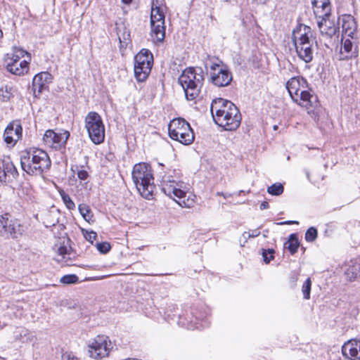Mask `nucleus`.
Segmentation results:
<instances>
[{
    "mask_svg": "<svg viewBox=\"0 0 360 360\" xmlns=\"http://www.w3.org/2000/svg\"><path fill=\"white\" fill-rule=\"evenodd\" d=\"M210 110L214 122L225 130L233 131L239 127L241 121L240 111L230 101L221 98L214 99Z\"/></svg>",
    "mask_w": 360,
    "mask_h": 360,
    "instance_id": "nucleus-1",
    "label": "nucleus"
},
{
    "mask_svg": "<svg viewBox=\"0 0 360 360\" xmlns=\"http://www.w3.org/2000/svg\"><path fill=\"white\" fill-rule=\"evenodd\" d=\"M22 169L27 174L39 176L49 170L51 159L47 153L39 148H30L20 157Z\"/></svg>",
    "mask_w": 360,
    "mask_h": 360,
    "instance_id": "nucleus-2",
    "label": "nucleus"
},
{
    "mask_svg": "<svg viewBox=\"0 0 360 360\" xmlns=\"http://www.w3.org/2000/svg\"><path fill=\"white\" fill-rule=\"evenodd\" d=\"M159 172L161 179L162 191L167 195L173 198L181 207H190L193 205V200L186 198V193L179 188V176L175 169H169L167 172Z\"/></svg>",
    "mask_w": 360,
    "mask_h": 360,
    "instance_id": "nucleus-3",
    "label": "nucleus"
},
{
    "mask_svg": "<svg viewBox=\"0 0 360 360\" xmlns=\"http://www.w3.org/2000/svg\"><path fill=\"white\" fill-rule=\"evenodd\" d=\"M286 88L292 99L309 111L317 105V96L306 90L307 81L303 77H292L288 81Z\"/></svg>",
    "mask_w": 360,
    "mask_h": 360,
    "instance_id": "nucleus-4",
    "label": "nucleus"
},
{
    "mask_svg": "<svg viewBox=\"0 0 360 360\" xmlns=\"http://www.w3.org/2000/svg\"><path fill=\"white\" fill-rule=\"evenodd\" d=\"M204 81L203 71L200 68L185 69L179 78V82L185 91L188 100H194L199 94Z\"/></svg>",
    "mask_w": 360,
    "mask_h": 360,
    "instance_id": "nucleus-5",
    "label": "nucleus"
},
{
    "mask_svg": "<svg viewBox=\"0 0 360 360\" xmlns=\"http://www.w3.org/2000/svg\"><path fill=\"white\" fill-rule=\"evenodd\" d=\"M132 179L141 195L149 199L154 191L150 166L144 162L136 164L132 170Z\"/></svg>",
    "mask_w": 360,
    "mask_h": 360,
    "instance_id": "nucleus-6",
    "label": "nucleus"
},
{
    "mask_svg": "<svg viewBox=\"0 0 360 360\" xmlns=\"http://www.w3.org/2000/svg\"><path fill=\"white\" fill-rule=\"evenodd\" d=\"M169 137L184 145H190L194 141V133L189 123L183 118H175L168 125Z\"/></svg>",
    "mask_w": 360,
    "mask_h": 360,
    "instance_id": "nucleus-7",
    "label": "nucleus"
},
{
    "mask_svg": "<svg viewBox=\"0 0 360 360\" xmlns=\"http://www.w3.org/2000/svg\"><path fill=\"white\" fill-rule=\"evenodd\" d=\"M309 30V27H304V33L294 32L292 37L296 52L300 58L305 63H309L312 60L314 51V39H310L307 32Z\"/></svg>",
    "mask_w": 360,
    "mask_h": 360,
    "instance_id": "nucleus-8",
    "label": "nucleus"
},
{
    "mask_svg": "<svg viewBox=\"0 0 360 360\" xmlns=\"http://www.w3.org/2000/svg\"><path fill=\"white\" fill-rule=\"evenodd\" d=\"M84 127L94 143L100 144L104 141L105 127L98 113L89 112L85 117Z\"/></svg>",
    "mask_w": 360,
    "mask_h": 360,
    "instance_id": "nucleus-9",
    "label": "nucleus"
},
{
    "mask_svg": "<svg viewBox=\"0 0 360 360\" xmlns=\"http://www.w3.org/2000/svg\"><path fill=\"white\" fill-rule=\"evenodd\" d=\"M153 64L151 52L143 49L134 57V75L138 82H144L150 73Z\"/></svg>",
    "mask_w": 360,
    "mask_h": 360,
    "instance_id": "nucleus-10",
    "label": "nucleus"
},
{
    "mask_svg": "<svg viewBox=\"0 0 360 360\" xmlns=\"http://www.w3.org/2000/svg\"><path fill=\"white\" fill-rule=\"evenodd\" d=\"M87 347L90 357L101 359L109 355L112 344L108 336L97 335L89 342Z\"/></svg>",
    "mask_w": 360,
    "mask_h": 360,
    "instance_id": "nucleus-11",
    "label": "nucleus"
},
{
    "mask_svg": "<svg viewBox=\"0 0 360 360\" xmlns=\"http://www.w3.org/2000/svg\"><path fill=\"white\" fill-rule=\"evenodd\" d=\"M25 233L24 226L18 219L9 218L7 214L0 216V236L6 238L17 239Z\"/></svg>",
    "mask_w": 360,
    "mask_h": 360,
    "instance_id": "nucleus-12",
    "label": "nucleus"
},
{
    "mask_svg": "<svg viewBox=\"0 0 360 360\" xmlns=\"http://www.w3.org/2000/svg\"><path fill=\"white\" fill-rule=\"evenodd\" d=\"M69 136L70 133L68 131L60 130L59 132H56L49 129L43 136V141L46 146L57 150L65 145Z\"/></svg>",
    "mask_w": 360,
    "mask_h": 360,
    "instance_id": "nucleus-13",
    "label": "nucleus"
},
{
    "mask_svg": "<svg viewBox=\"0 0 360 360\" xmlns=\"http://www.w3.org/2000/svg\"><path fill=\"white\" fill-rule=\"evenodd\" d=\"M212 70L211 73V81L217 86H228L231 80V73L225 68L218 65L214 64L211 67Z\"/></svg>",
    "mask_w": 360,
    "mask_h": 360,
    "instance_id": "nucleus-14",
    "label": "nucleus"
},
{
    "mask_svg": "<svg viewBox=\"0 0 360 360\" xmlns=\"http://www.w3.org/2000/svg\"><path fill=\"white\" fill-rule=\"evenodd\" d=\"M342 352L349 360H360V339L345 342L342 347Z\"/></svg>",
    "mask_w": 360,
    "mask_h": 360,
    "instance_id": "nucleus-15",
    "label": "nucleus"
},
{
    "mask_svg": "<svg viewBox=\"0 0 360 360\" xmlns=\"http://www.w3.org/2000/svg\"><path fill=\"white\" fill-rule=\"evenodd\" d=\"M22 136V127L17 122H11L4 134V141L7 144L15 145Z\"/></svg>",
    "mask_w": 360,
    "mask_h": 360,
    "instance_id": "nucleus-16",
    "label": "nucleus"
},
{
    "mask_svg": "<svg viewBox=\"0 0 360 360\" xmlns=\"http://www.w3.org/2000/svg\"><path fill=\"white\" fill-rule=\"evenodd\" d=\"M17 175L18 171L11 162L6 160L0 162V181H11Z\"/></svg>",
    "mask_w": 360,
    "mask_h": 360,
    "instance_id": "nucleus-17",
    "label": "nucleus"
},
{
    "mask_svg": "<svg viewBox=\"0 0 360 360\" xmlns=\"http://www.w3.org/2000/svg\"><path fill=\"white\" fill-rule=\"evenodd\" d=\"M314 13L318 19L328 18L330 15L331 6L329 0H312Z\"/></svg>",
    "mask_w": 360,
    "mask_h": 360,
    "instance_id": "nucleus-18",
    "label": "nucleus"
},
{
    "mask_svg": "<svg viewBox=\"0 0 360 360\" xmlns=\"http://www.w3.org/2000/svg\"><path fill=\"white\" fill-rule=\"evenodd\" d=\"M51 80V75L47 72H41L36 75L32 80V89L35 96H37V93L41 94Z\"/></svg>",
    "mask_w": 360,
    "mask_h": 360,
    "instance_id": "nucleus-19",
    "label": "nucleus"
},
{
    "mask_svg": "<svg viewBox=\"0 0 360 360\" xmlns=\"http://www.w3.org/2000/svg\"><path fill=\"white\" fill-rule=\"evenodd\" d=\"M340 20L342 22L343 35L353 38L356 30V24L354 17L351 15H342Z\"/></svg>",
    "mask_w": 360,
    "mask_h": 360,
    "instance_id": "nucleus-20",
    "label": "nucleus"
},
{
    "mask_svg": "<svg viewBox=\"0 0 360 360\" xmlns=\"http://www.w3.org/2000/svg\"><path fill=\"white\" fill-rule=\"evenodd\" d=\"M6 70L11 74L15 75H23L28 72L29 70V62L24 59L21 61L6 64Z\"/></svg>",
    "mask_w": 360,
    "mask_h": 360,
    "instance_id": "nucleus-21",
    "label": "nucleus"
},
{
    "mask_svg": "<svg viewBox=\"0 0 360 360\" xmlns=\"http://www.w3.org/2000/svg\"><path fill=\"white\" fill-rule=\"evenodd\" d=\"M25 56H27L29 60H30V54L27 53L26 51L18 48L13 47L11 53H7L5 58L6 64L10 63L13 61V63L21 61V58H24Z\"/></svg>",
    "mask_w": 360,
    "mask_h": 360,
    "instance_id": "nucleus-22",
    "label": "nucleus"
},
{
    "mask_svg": "<svg viewBox=\"0 0 360 360\" xmlns=\"http://www.w3.org/2000/svg\"><path fill=\"white\" fill-rule=\"evenodd\" d=\"M317 24L322 35L331 37L336 32L335 26L328 18L318 19Z\"/></svg>",
    "mask_w": 360,
    "mask_h": 360,
    "instance_id": "nucleus-23",
    "label": "nucleus"
},
{
    "mask_svg": "<svg viewBox=\"0 0 360 360\" xmlns=\"http://www.w3.org/2000/svg\"><path fill=\"white\" fill-rule=\"evenodd\" d=\"M150 35L155 42H162L165 37V24H150Z\"/></svg>",
    "mask_w": 360,
    "mask_h": 360,
    "instance_id": "nucleus-24",
    "label": "nucleus"
},
{
    "mask_svg": "<svg viewBox=\"0 0 360 360\" xmlns=\"http://www.w3.org/2000/svg\"><path fill=\"white\" fill-rule=\"evenodd\" d=\"M353 44L349 39L342 38L341 54L342 55V59H347L355 57L356 53L352 52Z\"/></svg>",
    "mask_w": 360,
    "mask_h": 360,
    "instance_id": "nucleus-25",
    "label": "nucleus"
},
{
    "mask_svg": "<svg viewBox=\"0 0 360 360\" xmlns=\"http://www.w3.org/2000/svg\"><path fill=\"white\" fill-rule=\"evenodd\" d=\"M150 24H165V15L158 6L153 4L150 13Z\"/></svg>",
    "mask_w": 360,
    "mask_h": 360,
    "instance_id": "nucleus-26",
    "label": "nucleus"
},
{
    "mask_svg": "<svg viewBox=\"0 0 360 360\" xmlns=\"http://www.w3.org/2000/svg\"><path fill=\"white\" fill-rule=\"evenodd\" d=\"M300 246L298 238L295 234H290L288 240L285 243V248L288 249L292 255L295 254Z\"/></svg>",
    "mask_w": 360,
    "mask_h": 360,
    "instance_id": "nucleus-27",
    "label": "nucleus"
},
{
    "mask_svg": "<svg viewBox=\"0 0 360 360\" xmlns=\"http://www.w3.org/2000/svg\"><path fill=\"white\" fill-rule=\"evenodd\" d=\"M79 213L87 222L93 221V214L89 205L86 204H80L78 206Z\"/></svg>",
    "mask_w": 360,
    "mask_h": 360,
    "instance_id": "nucleus-28",
    "label": "nucleus"
},
{
    "mask_svg": "<svg viewBox=\"0 0 360 360\" xmlns=\"http://www.w3.org/2000/svg\"><path fill=\"white\" fill-rule=\"evenodd\" d=\"M346 275L349 280L360 277V263H355L350 266L346 271Z\"/></svg>",
    "mask_w": 360,
    "mask_h": 360,
    "instance_id": "nucleus-29",
    "label": "nucleus"
},
{
    "mask_svg": "<svg viewBox=\"0 0 360 360\" xmlns=\"http://www.w3.org/2000/svg\"><path fill=\"white\" fill-rule=\"evenodd\" d=\"M283 186L281 183H276L269 186L267 192L272 195H280L283 193Z\"/></svg>",
    "mask_w": 360,
    "mask_h": 360,
    "instance_id": "nucleus-30",
    "label": "nucleus"
},
{
    "mask_svg": "<svg viewBox=\"0 0 360 360\" xmlns=\"http://www.w3.org/2000/svg\"><path fill=\"white\" fill-rule=\"evenodd\" d=\"M59 193L65 207L70 210H74L75 208V205L70 195L65 193L64 191H60Z\"/></svg>",
    "mask_w": 360,
    "mask_h": 360,
    "instance_id": "nucleus-31",
    "label": "nucleus"
},
{
    "mask_svg": "<svg viewBox=\"0 0 360 360\" xmlns=\"http://www.w3.org/2000/svg\"><path fill=\"white\" fill-rule=\"evenodd\" d=\"M72 170L75 172L77 175V177L81 181H84L89 177V173L86 170L84 169L82 166H75V170L72 167Z\"/></svg>",
    "mask_w": 360,
    "mask_h": 360,
    "instance_id": "nucleus-32",
    "label": "nucleus"
},
{
    "mask_svg": "<svg viewBox=\"0 0 360 360\" xmlns=\"http://www.w3.org/2000/svg\"><path fill=\"white\" fill-rule=\"evenodd\" d=\"M317 230L314 227H310L305 233V240L307 242H313L317 238Z\"/></svg>",
    "mask_w": 360,
    "mask_h": 360,
    "instance_id": "nucleus-33",
    "label": "nucleus"
},
{
    "mask_svg": "<svg viewBox=\"0 0 360 360\" xmlns=\"http://www.w3.org/2000/svg\"><path fill=\"white\" fill-rule=\"evenodd\" d=\"M78 277L75 274H68L63 276L60 281L64 284H73L78 282Z\"/></svg>",
    "mask_w": 360,
    "mask_h": 360,
    "instance_id": "nucleus-34",
    "label": "nucleus"
},
{
    "mask_svg": "<svg viewBox=\"0 0 360 360\" xmlns=\"http://www.w3.org/2000/svg\"><path fill=\"white\" fill-rule=\"evenodd\" d=\"M311 281L309 278H308L302 285V292L304 295V298L306 300H309L310 298V291H311Z\"/></svg>",
    "mask_w": 360,
    "mask_h": 360,
    "instance_id": "nucleus-35",
    "label": "nucleus"
},
{
    "mask_svg": "<svg viewBox=\"0 0 360 360\" xmlns=\"http://www.w3.org/2000/svg\"><path fill=\"white\" fill-rule=\"evenodd\" d=\"M81 231L85 239L92 244L97 237V233L94 231H88L84 229H82Z\"/></svg>",
    "mask_w": 360,
    "mask_h": 360,
    "instance_id": "nucleus-36",
    "label": "nucleus"
},
{
    "mask_svg": "<svg viewBox=\"0 0 360 360\" xmlns=\"http://www.w3.org/2000/svg\"><path fill=\"white\" fill-rule=\"evenodd\" d=\"M274 250L273 249H269L268 250H263L262 257L264 262L266 264L269 263L272 260L274 257Z\"/></svg>",
    "mask_w": 360,
    "mask_h": 360,
    "instance_id": "nucleus-37",
    "label": "nucleus"
},
{
    "mask_svg": "<svg viewBox=\"0 0 360 360\" xmlns=\"http://www.w3.org/2000/svg\"><path fill=\"white\" fill-rule=\"evenodd\" d=\"M96 248L100 252L105 254L110 251V245L108 242L99 243L96 244Z\"/></svg>",
    "mask_w": 360,
    "mask_h": 360,
    "instance_id": "nucleus-38",
    "label": "nucleus"
},
{
    "mask_svg": "<svg viewBox=\"0 0 360 360\" xmlns=\"http://www.w3.org/2000/svg\"><path fill=\"white\" fill-rule=\"evenodd\" d=\"M260 234V232L258 231V230H255L252 231V233H250L249 231L248 232H245L244 233V236L247 235V236L248 238H254V237H257Z\"/></svg>",
    "mask_w": 360,
    "mask_h": 360,
    "instance_id": "nucleus-39",
    "label": "nucleus"
},
{
    "mask_svg": "<svg viewBox=\"0 0 360 360\" xmlns=\"http://www.w3.org/2000/svg\"><path fill=\"white\" fill-rule=\"evenodd\" d=\"M62 360H77L75 359L74 356L71 357L70 354H64L62 357Z\"/></svg>",
    "mask_w": 360,
    "mask_h": 360,
    "instance_id": "nucleus-40",
    "label": "nucleus"
},
{
    "mask_svg": "<svg viewBox=\"0 0 360 360\" xmlns=\"http://www.w3.org/2000/svg\"><path fill=\"white\" fill-rule=\"evenodd\" d=\"M269 208V203L266 201H264L260 205L261 210H265Z\"/></svg>",
    "mask_w": 360,
    "mask_h": 360,
    "instance_id": "nucleus-41",
    "label": "nucleus"
},
{
    "mask_svg": "<svg viewBox=\"0 0 360 360\" xmlns=\"http://www.w3.org/2000/svg\"><path fill=\"white\" fill-rule=\"evenodd\" d=\"M58 252L60 255H63L66 252V248L64 247H61L58 249Z\"/></svg>",
    "mask_w": 360,
    "mask_h": 360,
    "instance_id": "nucleus-42",
    "label": "nucleus"
},
{
    "mask_svg": "<svg viewBox=\"0 0 360 360\" xmlns=\"http://www.w3.org/2000/svg\"><path fill=\"white\" fill-rule=\"evenodd\" d=\"M281 224H298V221H288L282 222Z\"/></svg>",
    "mask_w": 360,
    "mask_h": 360,
    "instance_id": "nucleus-43",
    "label": "nucleus"
},
{
    "mask_svg": "<svg viewBox=\"0 0 360 360\" xmlns=\"http://www.w3.org/2000/svg\"><path fill=\"white\" fill-rule=\"evenodd\" d=\"M122 2L125 5H129L133 2V0H122Z\"/></svg>",
    "mask_w": 360,
    "mask_h": 360,
    "instance_id": "nucleus-44",
    "label": "nucleus"
},
{
    "mask_svg": "<svg viewBox=\"0 0 360 360\" xmlns=\"http://www.w3.org/2000/svg\"><path fill=\"white\" fill-rule=\"evenodd\" d=\"M253 1L257 4H264L266 2V0H253Z\"/></svg>",
    "mask_w": 360,
    "mask_h": 360,
    "instance_id": "nucleus-45",
    "label": "nucleus"
},
{
    "mask_svg": "<svg viewBox=\"0 0 360 360\" xmlns=\"http://www.w3.org/2000/svg\"><path fill=\"white\" fill-rule=\"evenodd\" d=\"M122 11H123L124 14H127V13H128V11H127V10H126V8H125V7H122Z\"/></svg>",
    "mask_w": 360,
    "mask_h": 360,
    "instance_id": "nucleus-46",
    "label": "nucleus"
},
{
    "mask_svg": "<svg viewBox=\"0 0 360 360\" xmlns=\"http://www.w3.org/2000/svg\"><path fill=\"white\" fill-rule=\"evenodd\" d=\"M2 96H3L4 98H7V99L9 98V96H10L8 94L6 96H4L3 94H2Z\"/></svg>",
    "mask_w": 360,
    "mask_h": 360,
    "instance_id": "nucleus-47",
    "label": "nucleus"
},
{
    "mask_svg": "<svg viewBox=\"0 0 360 360\" xmlns=\"http://www.w3.org/2000/svg\"><path fill=\"white\" fill-rule=\"evenodd\" d=\"M163 167H164L163 165L160 164V165H159L160 169H163Z\"/></svg>",
    "mask_w": 360,
    "mask_h": 360,
    "instance_id": "nucleus-48",
    "label": "nucleus"
},
{
    "mask_svg": "<svg viewBox=\"0 0 360 360\" xmlns=\"http://www.w3.org/2000/svg\"><path fill=\"white\" fill-rule=\"evenodd\" d=\"M277 129H278V126H277V125H274V130H276Z\"/></svg>",
    "mask_w": 360,
    "mask_h": 360,
    "instance_id": "nucleus-49",
    "label": "nucleus"
},
{
    "mask_svg": "<svg viewBox=\"0 0 360 360\" xmlns=\"http://www.w3.org/2000/svg\"><path fill=\"white\" fill-rule=\"evenodd\" d=\"M2 35H3V33H2L1 30H0V38L2 37Z\"/></svg>",
    "mask_w": 360,
    "mask_h": 360,
    "instance_id": "nucleus-50",
    "label": "nucleus"
},
{
    "mask_svg": "<svg viewBox=\"0 0 360 360\" xmlns=\"http://www.w3.org/2000/svg\"><path fill=\"white\" fill-rule=\"evenodd\" d=\"M7 89V87H6ZM6 94H8V89H6Z\"/></svg>",
    "mask_w": 360,
    "mask_h": 360,
    "instance_id": "nucleus-51",
    "label": "nucleus"
},
{
    "mask_svg": "<svg viewBox=\"0 0 360 360\" xmlns=\"http://www.w3.org/2000/svg\"><path fill=\"white\" fill-rule=\"evenodd\" d=\"M7 89V87H6ZM6 94H8V89H6Z\"/></svg>",
    "mask_w": 360,
    "mask_h": 360,
    "instance_id": "nucleus-52",
    "label": "nucleus"
}]
</instances>
